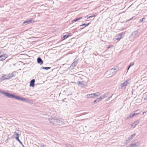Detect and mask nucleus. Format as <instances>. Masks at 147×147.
<instances>
[{"label": "nucleus", "instance_id": "f257e3e1", "mask_svg": "<svg viewBox=\"0 0 147 147\" xmlns=\"http://www.w3.org/2000/svg\"><path fill=\"white\" fill-rule=\"evenodd\" d=\"M0 93L4 95L8 98H13L17 100H22L26 102H28V100L27 99L20 97L19 96H16L13 94H11L3 91H0Z\"/></svg>", "mask_w": 147, "mask_h": 147}, {"label": "nucleus", "instance_id": "f03ea898", "mask_svg": "<svg viewBox=\"0 0 147 147\" xmlns=\"http://www.w3.org/2000/svg\"><path fill=\"white\" fill-rule=\"evenodd\" d=\"M50 123L55 125H62L64 123L62 119H57L55 118H52L49 119Z\"/></svg>", "mask_w": 147, "mask_h": 147}, {"label": "nucleus", "instance_id": "7ed1b4c3", "mask_svg": "<svg viewBox=\"0 0 147 147\" xmlns=\"http://www.w3.org/2000/svg\"><path fill=\"white\" fill-rule=\"evenodd\" d=\"M109 93H106L104 94L101 96L99 98H96L98 102H99L101 100L107 97L108 96Z\"/></svg>", "mask_w": 147, "mask_h": 147}, {"label": "nucleus", "instance_id": "20e7f679", "mask_svg": "<svg viewBox=\"0 0 147 147\" xmlns=\"http://www.w3.org/2000/svg\"><path fill=\"white\" fill-rule=\"evenodd\" d=\"M129 80H126L123 83L121 84L120 86L121 89L123 88L124 87L126 86L128 84H129Z\"/></svg>", "mask_w": 147, "mask_h": 147}, {"label": "nucleus", "instance_id": "39448f33", "mask_svg": "<svg viewBox=\"0 0 147 147\" xmlns=\"http://www.w3.org/2000/svg\"><path fill=\"white\" fill-rule=\"evenodd\" d=\"M140 111L139 110H138L136 111L135 113H134L133 114H131L130 115L129 117H127V119H129V118H131L134 117L135 115H138L140 113V112H138V111Z\"/></svg>", "mask_w": 147, "mask_h": 147}, {"label": "nucleus", "instance_id": "423d86ee", "mask_svg": "<svg viewBox=\"0 0 147 147\" xmlns=\"http://www.w3.org/2000/svg\"><path fill=\"white\" fill-rule=\"evenodd\" d=\"M116 72V69H111L110 71V73L109 75L110 76H112L114 74H115Z\"/></svg>", "mask_w": 147, "mask_h": 147}, {"label": "nucleus", "instance_id": "0eeeda50", "mask_svg": "<svg viewBox=\"0 0 147 147\" xmlns=\"http://www.w3.org/2000/svg\"><path fill=\"white\" fill-rule=\"evenodd\" d=\"M8 57L7 55L4 54L0 56V61H3L4 60Z\"/></svg>", "mask_w": 147, "mask_h": 147}, {"label": "nucleus", "instance_id": "6e6552de", "mask_svg": "<svg viewBox=\"0 0 147 147\" xmlns=\"http://www.w3.org/2000/svg\"><path fill=\"white\" fill-rule=\"evenodd\" d=\"M86 83L85 82L81 81L79 82L78 83V85L79 86L82 87H84L86 86Z\"/></svg>", "mask_w": 147, "mask_h": 147}, {"label": "nucleus", "instance_id": "1a4fd4ad", "mask_svg": "<svg viewBox=\"0 0 147 147\" xmlns=\"http://www.w3.org/2000/svg\"><path fill=\"white\" fill-rule=\"evenodd\" d=\"M9 79H10V78H9V75L8 76L5 75L2 76L1 78V80H9Z\"/></svg>", "mask_w": 147, "mask_h": 147}, {"label": "nucleus", "instance_id": "9d476101", "mask_svg": "<svg viewBox=\"0 0 147 147\" xmlns=\"http://www.w3.org/2000/svg\"><path fill=\"white\" fill-rule=\"evenodd\" d=\"M138 142H135L129 145L127 147H138Z\"/></svg>", "mask_w": 147, "mask_h": 147}, {"label": "nucleus", "instance_id": "9b49d317", "mask_svg": "<svg viewBox=\"0 0 147 147\" xmlns=\"http://www.w3.org/2000/svg\"><path fill=\"white\" fill-rule=\"evenodd\" d=\"M139 121H135L131 124V127L134 128L139 123Z\"/></svg>", "mask_w": 147, "mask_h": 147}, {"label": "nucleus", "instance_id": "f8f14e48", "mask_svg": "<svg viewBox=\"0 0 147 147\" xmlns=\"http://www.w3.org/2000/svg\"><path fill=\"white\" fill-rule=\"evenodd\" d=\"M93 98L96 97H98L100 95V93L99 92H96L94 93H93Z\"/></svg>", "mask_w": 147, "mask_h": 147}, {"label": "nucleus", "instance_id": "ddd939ff", "mask_svg": "<svg viewBox=\"0 0 147 147\" xmlns=\"http://www.w3.org/2000/svg\"><path fill=\"white\" fill-rule=\"evenodd\" d=\"M136 135V134L134 133L132 135L130 136L128 138V141L127 143H128L130 142V141Z\"/></svg>", "mask_w": 147, "mask_h": 147}, {"label": "nucleus", "instance_id": "4468645a", "mask_svg": "<svg viewBox=\"0 0 147 147\" xmlns=\"http://www.w3.org/2000/svg\"><path fill=\"white\" fill-rule=\"evenodd\" d=\"M35 82V80L34 79H32V80L30 83V86L31 87H34V83Z\"/></svg>", "mask_w": 147, "mask_h": 147}, {"label": "nucleus", "instance_id": "2eb2a0df", "mask_svg": "<svg viewBox=\"0 0 147 147\" xmlns=\"http://www.w3.org/2000/svg\"><path fill=\"white\" fill-rule=\"evenodd\" d=\"M123 34V33H121L119 34V35L117 36V38H116V40H119L122 37V36Z\"/></svg>", "mask_w": 147, "mask_h": 147}, {"label": "nucleus", "instance_id": "dca6fc26", "mask_svg": "<svg viewBox=\"0 0 147 147\" xmlns=\"http://www.w3.org/2000/svg\"><path fill=\"white\" fill-rule=\"evenodd\" d=\"M85 97L87 98H93V93L86 95Z\"/></svg>", "mask_w": 147, "mask_h": 147}, {"label": "nucleus", "instance_id": "f3484780", "mask_svg": "<svg viewBox=\"0 0 147 147\" xmlns=\"http://www.w3.org/2000/svg\"><path fill=\"white\" fill-rule=\"evenodd\" d=\"M37 62L40 64H42L43 63V61L40 57H38L37 59Z\"/></svg>", "mask_w": 147, "mask_h": 147}, {"label": "nucleus", "instance_id": "a211bd4d", "mask_svg": "<svg viewBox=\"0 0 147 147\" xmlns=\"http://www.w3.org/2000/svg\"><path fill=\"white\" fill-rule=\"evenodd\" d=\"M15 72H13L11 74H9V78H10V79L11 78H12L13 77H14L15 76Z\"/></svg>", "mask_w": 147, "mask_h": 147}, {"label": "nucleus", "instance_id": "6ab92c4d", "mask_svg": "<svg viewBox=\"0 0 147 147\" xmlns=\"http://www.w3.org/2000/svg\"><path fill=\"white\" fill-rule=\"evenodd\" d=\"M82 18V17L78 18L76 19L75 20H72V22H76V21L79 20L81 19Z\"/></svg>", "mask_w": 147, "mask_h": 147}, {"label": "nucleus", "instance_id": "aec40b11", "mask_svg": "<svg viewBox=\"0 0 147 147\" xmlns=\"http://www.w3.org/2000/svg\"><path fill=\"white\" fill-rule=\"evenodd\" d=\"M77 61H74L72 63L71 67H74L77 65Z\"/></svg>", "mask_w": 147, "mask_h": 147}, {"label": "nucleus", "instance_id": "412c9836", "mask_svg": "<svg viewBox=\"0 0 147 147\" xmlns=\"http://www.w3.org/2000/svg\"><path fill=\"white\" fill-rule=\"evenodd\" d=\"M138 33V31L137 30L135 31L132 33V35L134 36L136 35Z\"/></svg>", "mask_w": 147, "mask_h": 147}, {"label": "nucleus", "instance_id": "4be33fe9", "mask_svg": "<svg viewBox=\"0 0 147 147\" xmlns=\"http://www.w3.org/2000/svg\"><path fill=\"white\" fill-rule=\"evenodd\" d=\"M32 22V20H29L27 21H25L24 22V24H25L26 23H29L30 22Z\"/></svg>", "mask_w": 147, "mask_h": 147}, {"label": "nucleus", "instance_id": "5701e85b", "mask_svg": "<svg viewBox=\"0 0 147 147\" xmlns=\"http://www.w3.org/2000/svg\"><path fill=\"white\" fill-rule=\"evenodd\" d=\"M41 68L42 69H43L48 70V69H51V68L50 67H42Z\"/></svg>", "mask_w": 147, "mask_h": 147}, {"label": "nucleus", "instance_id": "b1692460", "mask_svg": "<svg viewBox=\"0 0 147 147\" xmlns=\"http://www.w3.org/2000/svg\"><path fill=\"white\" fill-rule=\"evenodd\" d=\"M16 139L22 145V142L19 139L18 137H16Z\"/></svg>", "mask_w": 147, "mask_h": 147}, {"label": "nucleus", "instance_id": "393cba45", "mask_svg": "<svg viewBox=\"0 0 147 147\" xmlns=\"http://www.w3.org/2000/svg\"><path fill=\"white\" fill-rule=\"evenodd\" d=\"M69 36V35L66 34L63 35V37L64 38V39H65L68 38Z\"/></svg>", "mask_w": 147, "mask_h": 147}, {"label": "nucleus", "instance_id": "a878e982", "mask_svg": "<svg viewBox=\"0 0 147 147\" xmlns=\"http://www.w3.org/2000/svg\"><path fill=\"white\" fill-rule=\"evenodd\" d=\"M94 16H87L86 17V18H87V19H88V18H92L93 17H94Z\"/></svg>", "mask_w": 147, "mask_h": 147}, {"label": "nucleus", "instance_id": "bb28decb", "mask_svg": "<svg viewBox=\"0 0 147 147\" xmlns=\"http://www.w3.org/2000/svg\"><path fill=\"white\" fill-rule=\"evenodd\" d=\"M98 102V100H96H96L94 101L93 102V104H95L96 103H97Z\"/></svg>", "mask_w": 147, "mask_h": 147}, {"label": "nucleus", "instance_id": "cd10ccee", "mask_svg": "<svg viewBox=\"0 0 147 147\" xmlns=\"http://www.w3.org/2000/svg\"><path fill=\"white\" fill-rule=\"evenodd\" d=\"M14 135H16V137H18V138H19V134L18 133H17L16 132H15L14 133Z\"/></svg>", "mask_w": 147, "mask_h": 147}, {"label": "nucleus", "instance_id": "c85d7f7f", "mask_svg": "<svg viewBox=\"0 0 147 147\" xmlns=\"http://www.w3.org/2000/svg\"><path fill=\"white\" fill-rule=\"evenodd\" d=\"M144 19H145V18H143L142 19H140V22H142L143 21Z\"/></svg>", "mask_w": 147, "mask_h": 147}, {"label": "nucleus", "instance_id": "c756f323", "mask_svg": "<svg viewBox=\"0 0 147 147\" xmlns=\"http://www.w3.org/2000/svg\"><path fill=\"white\" fill-rule=\"evenodd\" d=\"M134 65V63H131L130 65V67H131L133 65Z\"/></svg>", "mask_w": 147, "mask_h": 147}, {"label": "nucleus", "instance_id": "7c9ffc66", "mask_svg": "<svg viewBox=\"0 0 147 147\" xmlns=\"http://www.w3.org/2000/svg\"><path fill=\"white\" fill-rule=\"evenodd\" d=\"M88 24H83L81 25V26H85V25H86V26H87L88 25Z\"/></svg>", "mask_w": 147, "mask_h": 147}, {"label": "nucleus", "instance_id": "2f4dec72", "mask_svg": "<svg viewBox=\"0 0 147 147\" xmlns=\"http://www.w3.org/2000/svg\"><path fill=\"white\" fill-rule=\"evenodd\" d=\"M67 147H72V146H71L69 144L67 145Z\"/></svg>", "mask_w": 147, "mask_h": 147}, {"label": "nucleus", "instance_id": "473e14b6", "mask_svg": "<svg viewBox=\"0 0 147 147\" xmlns=\"http://www.w3.org/2000/svg\"><path fill=\"white\" fill-rule=\"evenodd\" d=\"M144 99L147 100V95L146 96V98H144Z\"/></svg>", "mask_w": 147, "mask_h": 147}, {"label": "nucleus", "instance_id": "72a5a7b5", "mask_svg": "<svg viewBox=\"0 0 147 147\" xmlns=\"http://www.w3.org/2000/svg\"><path fill=\"white\" fill-rule=\"evenodd\" d=\"M128 139L126 140V143L127 144L128 143H127V142H128Z\"/></svg>", "mask_w": 147, "mask_h": 147}, {"label": "nucleus", "instance_id": "f704fd0d", "mask_svg": "<svg viewBox=\"0 0 147 147\" xmlns=\"http://www.w3.org/2000/svg\"><path fill=\"white\" fill-rule=\"evenodd\" d=\"M130 67V66H129V67H128V69H127V70H128L129 69L130 67Z\"/></svg>", "mask_w": 147, "mask_h": 147}, {"label": "nucleus", "instance_id": "c9c22d12", "mask_svg": "<svg viewBox=\"0 0 147 147\" xmlns=\"http://www.w3.org/2000/svg\"><path fill=\"white\" fill-rule=\"evenodd\" d=\"M111 98V97H109V98H107V100H109V99L110 98Z\"/></svg>", "mask_w": 147, "mask_h": 147}, {"label": "nucleus", "instance_id": "e433bc0d", "mask_svg": "<svg viewBox=\"0 0 147 147\" xmlns=\"http://www.w3.org/2000/svg\"><path fill=\"white\" fill-rule=\"evenodd\" d=\"M111 98V97H109V98H107V100H109V99L110 98Z\"/></svg>", "mask_w": 147, "mask_h": 147}, {"label": "nucleus", "instance_id": "4c0bfd02", "mask_svg": "<svg viewBox=\"0 0 147 147\" xmlns=\"http://www.w3.org/2000/svg\"><path fill=\"white\" fill-rule=\"evenodd\" d=\"M111 98V97H109V98H107V100H109V99L110 98Z\"/></svg>", "mask_w": 147, "mask_h": 147}, {"label": "nucleus", "instance_id": "58836bf2", "mask_svg": "<svg viewBox=\"0 0 147 147\" xmlns=\"http://www.w3.org/2000/svg\"><path fill=\"white\" fill-rule=\"evenodd\" d=\"M42 147H46V145H43L42 146Z\"/></svg>", "mask_w": 147, "mask_h": 147}, {"label": "nucleus", "instance_id": "ea45409f", "mask_svg": "<svg viewBox=\"0 0 147 147\" xmlns=\"http://www.w3.org/2000/svg\"><path fill=\"white\" fill-rule=\"evenodd\" d=\"M22 146L23 147H24V146L23 144H22Z\"/></svg>", "mask_w": 147, "mask_h": 147}, {"label": "nucleus", "instance_id": "a19ab883", "mask_svg": "<svg viewBox=\"0 0 147 147\" xmlns=\"http://www.w3.org/2000/svg\"><path fill=\"white\" fill-rule=\"evenodd\" d=\"M145 113V112H144L143 113V114H144V113Z\"/></svg>", "mask_w": 147, "mask_h": 147}, {"label": "nucleus", "instance_id": "79ce46f5", "mask_svg": "<svg viewBox=\"0 0 147 147\" xmlns=\"http://www.w3.org/2000/svg\"><path fill=\"white\" fill-rule=\"evenodd\" d=\"M131 19H132V18H131V19H130L129 20H131Z\"/></svg>", "mask_w": 147, "mask_h": 147}]
</instances>
